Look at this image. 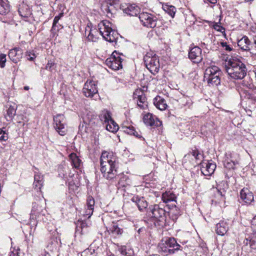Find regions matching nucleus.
I'll use <instances>...</instances> for the list:
<instances>
[{"mask_svg": "<svg viewBox=\"0 0 256 256\" xmlns=\"http://www.w3.org/2000/svg\"><path fill=\"white\" fill-rule=\"evenodd\" d=\"M250 240H249L248 238H246L244 240V246L242 247V250H247L246 248L248 246V245L250 244Z\"/></svg>", "mask_w": 256, "mask_h": 256, "instance_id": "3c124183", "label": "nucleus"}, {"mask_svg": "<svg viewBox=\"0 0 256 256\" xmlns=\"http://www.w3.org/2000/svg\"><path fill=\"white\" fill-rule=\"evenodd\" d=\"M100 170L108 180L116 178L117 176V163L116 158H112L106 152H102L100 159Z\"/></svg>", "mask_w": 256, "mask_h": 256, "instance_id": "f257e3e1", "label": "nucleus"}, {"mask_svg": "<svg viewBox=\"0 0 256 256\" xmlns=\"http://www.w3.org/2000/svg\"><path fill=\"white\" fill-rule=\"evenodd\" d=\"M80 232L81 234H86L88 232V227L84 222H80L78 223L76 228V232Z\"/></svg>", "mask_w": 256, "mask_h": 256, "instance_id": "7c9ffc66", "label": "nucleus"}, {"mask_svg": "<svg viewBox=\"0 0 256 256\" xmlns=\"http://www.w3.org/2000/svg\"><path fill=\"white\" fill-rule=\"evenodd\" d=\"M118 250L120 253L124 256H132L134 252L132 250L127 248L126 246H121L119 248Z\"/></svg>", "mask_w": 256, "mask_h": 256, "instance_id": "f704fd0d", "label": "nucleus"}, {"mask_svg": "<svg viewBox=\"0 0 256 256\" xmlns=\"http://www.w3.org/2000/svg\"><path fill=\"white\" fill-rule=\"evenodd\" d=\"M162 198L164 202L167 203L170 202H176V197L172 192L168 191L162 194Z\"/></svg>", "mask_w": 256, "mask_h": 256, "instance_id": "cd10ccee", "label": "nucleus"}, {"mask_svg": "<svg viewBox=\"0 0 256 256\" xmlns=\"http://www.w3.org/2000/svg\"><path fill=\"white\" fill-rule=\"evenodd\" d=\"M212 26L214 30H216L217 31H221V28L224 30V28L220 26L218 23L214 22V24L212 25Z\"/></svg>", "mask_w": 256, "mask_h": 256, "instance_id": "8fccbe9b", "label": "nucleus"}, {"mask_svg": "<svg viewBox=\"0 0 256 256\" xmlns=\"http://www.w3.org/2000/svg\"><path fill=\"white\" fill-rule=\"evenodd\" d=\"M110 230L112 234L116 235H120L123 232V229L120 228L118 224L115 222H112L110 228Z\"/></svg>", "mask_w": 256, "mask_h": 256, "instance_id": "2f4dec72", "label": "nucleus"}, {"mask_svg": "<svg viewBox=\"0 0 256 256\" xmlns=\"http://www.w3.org/2000/svg\"><path fill=\"white\" fill-rule=\"evenodd\" d=\"M98 32L96 28H92L89 26L86 28L85 35L89 41L96 42L98 40Z\"/></svg>", "mask_w": 256, "mask_h": 256, "instance_id": "4be33fe9", "label": "nucleus"}, {"mask_svg": "<svg viewBox=\"0 0 256 256\" xmlns=\"http://www.w3.org/2000/svg\"><path fill=\"white\" fill-rule=\"evenodd\" d=\"M245 2H252V1L253 0H244Z\"/></svg>", "mask_w": 256, "mask_h": 256, "instance_id": "0e129e2a", "label": "nucleus"}, {"mask_svg": "<svg viewBox=\"0 0 256 256\" xmlns=\"http://www.w3.org/2000/svg\"><path fill=\"white\" fill-rule=\"evenodd\" d=\"M46 210L42 206L36 202L32 203V210L30 214V219L41 220V216L45 214Z\"/></svg>", "mask_w": 256, "mask_h": 256, "instance_id": "4468645a", "label": "nucleus"}, {"mask_svg": "<svg viewBox=\"0 0 256 256\" xmlns=\"http://www.w3.org/2000/svg\"><path fill=\"white\" fill-rule=\"evenodd\" d=\"M40 256H50V255L48 252H44Z\"/></svg>", "mask_w": 256, "mask_h": 256, "instance_id": "bf43d9fd", "label": "nucleus"}, {"mask_svg": "<svg viewBox=\"0 0 256 256\" xmlns=\"http://www.w3.org/2000/svg\"><path fill=\"white\" fill-rule=\"evenodd\" d=\"M51 243H52L51 245H52V250L54 248L56 249L58 245V240H57V238H56V241H54V242H53V241H52Z\"/></svg>", "mask_w": 256, "mask_h": 256, "instance_id": "864d4df0", "label": "nucleus"}, {"mask_svg": "<svg viewBox=\"0 0 256 256\" xmlns=\"http://www.w3.org/2000/svg\"><path fill=\"white\" fill-rule=\"evenodd\" d=\"M226 70L230 76L234 80L243 79L248 71L246 65L238 59L230 60L226 66Z\"/></svg>", "mask_w": 256, "mask_h": 256, "instance_id": "f03ea898", "label": "nucleus"}, {"mask_svg": "<svg viewBox=\"0 0 256 256\" xmlns=\"http://www.w3.org/2000/svg\"><path fill=\"white\" fill-rule=\"evenodd\" d=\"M70 158L71 160L72 164L76 168L80 166L81 160L78 158L77 155L74 153H72L70 154Z\"/></svg>", "mask_w": 256, "mask_h": 256, "instance_id": "473e14b6", "label": "nucleus"}, {"mask_svg": "<svg viewBox=\"0 0 256 256\" xmlns=\"http://www.w3.org/2000/svg\"><path fill=\"white\" fill-rule=\"evenodd\" d=\"M43 176L38 173L34 176L33 186L37 190H40L43 186Z\"/></svg>", "mask_w": 256, "mask_h": 256, "instance_id": "bb28decb", "label": "nucleus"}, {"mask_svg": "<svg viewBox=\"0 0 256 256\" xmlns=\"http://www.w3.org/2000/svg\"><path fill=\"white\" fill-rule=\"evenodd\" d=\"M98 89L96 82L88 80L84 84L82 92L86 97H92L98 93Z\"/></svg>", "mask_w": 256, "mask_h": 256, "instance_id": "f8f14e48", "label": "nucleus"}, {"mask_svg": "<svg viewBox=\"0 0 256 256\" xmlns=\"http://www.w3.org/2000/svg\"><path fill=\"white\" fill-rule=\"evenodd\" d=\"M203 154L201 152L198 150V153H196V160H201V159L203 158Z\"/></svg>", "mask_w": 256, "mask_h": 256, "instance_id": "603ef678", "label": "nucleus"}, {"mask_svg": "<svg viewBox=\"0 0 256 256\" xmlns=\"http://www.w3.org/2000/svg\"><path fill=\"white\" fill-rule=\"evenodd\" d=\"M150 216L154 220L164 223L166 220V210L158 204L150 206Z\"/></svg>", "mask_w": 256, "mask_h": 256, "instance_id": "0eeeda50", "label": "nucleus"}, {"mask_svg": "<svg viewBox=\"0 0 256 256\" xmlns=\"http://www.w3.org/2000/svg\"><path fill=\"white\" fill-rule=\"evenodd\" d=\"M6 62V55L3 54H0V66L4 68L5 66Z\"/></svg>", "mask_w": 256, "mask_h": 256, "instance_id": "a18cd8bd", "label": "nucleus"}, {"mask_svg": "<svg viewBox=\"0 0 256 256\" xmlns=\"http://www.w3.org/2000/svg\"><path fill=\"white\" fill-rule=\"evenodd\" d=\"M221 45L223 48H224L225 50L227 51L230 52L232 50V48L226 42H222L221 43Z\"/></svg>", "mask_w": 256, "mask_h": 256, "instance_id": "09e8293b", "label": "nucleus"}, {"mask_svg": "<svg viewBox=\"0 0 256 256\" xmlns=\"http://www.w3.org/2000/svg\"><path fill=\"white\" fill-rule=\"evenodd\" d=\"M132 135L138 138H142L143 140H144V138H142L140 134H139L138 132H137L136 130L134 134H132Z\"/></svg>", "mask_w": 256, "mask_h": 256, "instance_id": "6e6d98bb", "label": "nucleus"}, {"mask_svg": "<svg viewBox=\"0 0 256 256\" xmlns=\"http://www.w3.org/2000/svg\"><path fill=\"white\" fill-rule=\"evenodd\" d=\"M112 23L107 20H103L98 24L100 34L107 41L112 42L116 41L118 33L112 28Z\"/></svg>", "mask_w": 256, "mask_h": 256, "instance_id": "20e7f679", "label": "nucleus"}, {"mask_svg": "<svg viewBox=\"0 0 256 256\" xmlns=\"http://www.w3.org/2000/svg\"><path fill=\"white\" fill-rule=\"evenodd\" d=\"M95 202L92 196H88L86 200V208L85 215L89 218L93 214Z\"/></svg>", "mask_w": 256, "mask_h": 256, "instance_id": "5701e85b", "label": "nucleus"}, {"mask_svg": "<svg viewBox=\"0 0 256 256\" xmlns=\"http://www.w3.org/2000/svg\"><path fill=\"white\" fill-rule=\"evenodd\" d=\"M131 200L138 206L140 211H143L148 206V203L144 197L134 196Z\"/></svg>", "mask_w": 256, "mask_h": 256, "instance_id": "412c9836", "label": "nucleus"}, {"mask_svg": "<svg viewBox=\"0 0 256 256\" xmlns=\"http://www.w3.org/2000/svg\"><path fill=\"white\" fill-rule=\"evenodd\" d=\"M23 50L20 48H14L9 51L8 56L15 64L20 61L22 58Z\"/></svg>", "mask_w": 256, "mask_h": 256, "instance_id": "a211bd4d", "label": "nucleus"}, {"mask_svg": "<svg viewBox=\"0 0 256 256\" xmlns=\"http://www.w3.org/2000/svg\"><path fill=\"white\" fill-rule=\"evenodd\" d=\"M6 110V116H8L10 120H12L16 113V108L14 106H8Z\"/></svg>", "mask_w": 256, "mask_h": 256, "instance_id": "e433bc0d", "label": "nucleus"}, {"mask_svg": "<svg viewBox=\"0 0 256 256\" xmlns=\"http://www.w3.org/2000/svg\"><path fill=\"white\" fill-rule=\"evenodd\" d=\"M240 200L247 204H250L254 200L253 194L247 188L240 190Z\"/></svg>", "mask_w": 256, "mask_h": 256, "instance_id": "6ab92c4d", "label": "nucleus"}, {"mask_svg": "<svg viewBox=\"0 0 256 256\" xmlns=\"http://www.w3.org/2000/svg\"><path fill=\"white\" fill-rule=\"evenodd\" d=\"M143 121L146 126H148L158 127L162 125V122L150 113H148L144 116Z\"/></svg>", "mask_w": 256, "mask_h": 256, "instance_id": "f3484780", "label": "nucleus"}, {"mask_svg": "<svg viewBox=\"0 0 256 256\" xmlns=\"http://www.w3.org/2000/svg\"><path fill=\"white\" fill-rule=\"evenodd\" d=\"M119 127L114 122L113 120V122H108L106 124V129L112 132H115L118 131V130Z\"/></svg>", "mask_w": 256, "mask_h": 256, "instance_id": "c9c22d12", "label": "nucleus"}, {"mask_svg": "<svg viewBox=\"0 0 256 256\" xmlns=\"http://www.w3.org/2000/svg\"><path fill=\"white\" fill-rule=\"evenodd\" d=\"M221 70L216 66H211L206 68L204 72V78L208 84L210 86H217L220 83Z\"/></svg>", "mask_w": 256, "mask_h": 256, "instance_id": "39448f33", "label": "nucleus"}, {"mask_svg": "<svg viewBox=\"0 0 256 256\" xmlns=\"http://www.w3.org/2000/svg\"><path fill=\"white\" fill-rule=\"evenodd\" d=\"M122 60L120 54L114 51L110 57L106 58L105 63L112 70H118L122 68Z\"/></svg>", "mask_w": 256, "mask_h": 256, "instance_id": "6e6552de", "label": "nucleus"}, {"mask_svg": "<svg viewBox=\"0 0 256 256\" xmlns=\"http://www.w3.org/2000/svg\"><path fill=\"white\" fill-rule=\"evenodd\" d=\"M228 230V224L224 221H220L216 224V230L219 235L224 236L226 232Z\"/></svg>", "mask_w": 256, "mask_h": 256, "instance_id": "a878e982", "label": "nucleus"}, {"mask_svg": "<svg viewBox=\"0 0 256 256\" xmlns=\"http://www.w3.org/2000/svg\"><path fill=\"white\" fill-rule=\"evenodd\" d=\"M26 56L27 57L28 60L32 61L36 58V56L33 51L26 52Z\"/></svg>", "mask_w": 256, "mask_h": 256, "instance_id": "37998d69", "label": "nucleus"}, {"mask_svg": "<svg viewBox=\"0 0 256 256\" xmlns=\"http://www.w3.org/2000/svg\"><path fill=\"white\" fill-rule=\"evenodd\" d=\"M119 1L120 0H108V2L104 8V10L106 12V14L108 16H110L109 15L112 16V10L110 8L108 4L110 6H114V7H116V6H118Z\"/></svg>", "mask_w": 256, "mask_h": 256, "instance_id": "c756f323", "label": "nucleus"}, {"mask_svg": "<svg viewBox=\"0 0 256 256\" xmlns=\"http://www.w3.org/2000/svg\"><path fill=\"white\" fill-rule=\"evenodd\" d=\"M99 118L102 122L106 124L110 122H113V120L112 118L110 112L106 110H102L99 115Z\"/></svg>", "mask_w": 256, "mask_h": 256, "instance_id": "393cba45", "label": "nucleus"}, {"mask_svg": "<svg viewBox=\"0 0 256 256\" xmlns=\"http://www.w3.org/2000/svg\"><path fill=\"white\" fill-rule=\"evenodd\" d=\"M182 246L172 237L162 240L158 246V252L164 256L182 252Z\"/></svg>", "mask_w": 256, "mask_h": 256, "instance_id": "7ed1b4c3", "label": "nucleus"}, {"mask_svg": "<svg viewBox=\"0 0 256 256\" xmlns=\"http://www.w3.org/2000/svg\"><path fill=\"white\" fill-rule=\"evenodd\" d=\"M28 86H26L24 87V89L26 90H28Z\"/></svg>", "mask_w": 256, "mask_h": 256, "instance_id": "e2e57ef3", "label": "nucleus"}, {"mask_svg": "<svg viewBox=\"0 0 256 256\" xmlns=\"http://www.w3.org/2000/svg\"><path fill=\"white\" fill-rule=\"evenodd\" d=\"M139 18L142 25L150 28H154L156 26L157 18L154 15L147 12L139 14Z\"/></svg>", "mask_w": 256, "mask_h": 256, "instance_id": "9d476101", "label": "nucleus"}, {"mask_svg": "<svg viewBox=\"0 0 256 256\" xmlns=\"http://www.w3.org/2000/svg\"><path fill=\"white\" fill-rule=\"evenodd\" d=\"M198 150H197V149L193 150H192V151L191 152V154H192V156H194L195 158H196V153H198Z\"/></svg>", "mask_w": 256, "mask_h": 256, "instance_id": "4d7b16f0", "label": "nucleus"}, {"mask_svg": "<svg viewBox=\"0 0 256 256\" xmlns=\"http://www.w3.org/2000/svg\"><path fill=\"white\" fill-rule=\"evenodd\" d=\"M189 58L194 63L198 64L202 60V50L198 46H194L188 52Z\"/></svg>", "mask_w": 256, "mask_h": 256, "instance_id": "ddd939ff", "label": "nucleus"}, {"mask_svg": "<svg viewBox=\"0 0 256 256\" xmlns=\"http://www.w3.org/2000/svg\"><path fill=\"white\" fill-rule=\"evenodd\" d=\"M144 60L146 68L152 74H155L158 72L160 68L159 59L156 54H146L144 58Z\"/></svg>", "mask_w": 256, "mask_h": 256, "instance_id": "423d86ee", "label": "nucleus"}, {"mask_svg": "<svg viewBox=\"0 0 256 256\" xmlns=\"http://www.w3.org/2000/svg\"><path fill=\"white\" fill-rule=\"evenodd\" d=\"M238 46L242 50L244 51L254 50V47H253V38L252 40H250L248 36H244L238 40Z\"/></svg>", "mask_w": 256, "mask_h": 256, "instance_id": "2eb2a0df", "label": "nucleus"}, {"mask_svg": "<svg viewBox=\"0 0 256 256\" xmlns=\"http://www.w3.org/2000/svg\"><path fill=\"white\" fill-rule=\"evenodd\" d=\"M236 162L234 161L229 160H226L225 161L224 165L226 167L228 168H234V166H236Z\"/></svg>", "mask_w": 256, "mask_h": 256, "instance_id": "c03bdc74", "label": "nucleus"}, {"mask_svg": "<svg viewBox=\"0 0 256 256\" xmlns=\"http://www.w3.org/2000/svg\"><path fill=\"white\" fill-rule=\"evenodd\" d=\"M4 129V128H0V140L6 141L8 138V134Z\"/></svg>", "mask_w": 256, "mask_h": 256, "instance_id": "79ce46f5", "label": "nucleus"}, {"mask_svg": "<svg viewBox=\"0 0 256 256\" xmlns=\"http://www.w3.org/2000/svg\"><path fill=\"white\" fill-rule=\"evenodd\" d=\"M10 11V6L8 0H0V14L4 15Z\"/></svg>", "mask_w": 256, "mask_h": 256, "instance_id": "c85d7f7f", "label": "nucleus"}, {"mask_svg": "<svg viewBox=\"0 0 256 256\" xmlns=\"http://www.w3.org/2000/svg\"><path fill=\"white\" fill-rule=\"evenodd\" d=\"M134 99L137 102L138 106L142 109L145 110L148 108V102L144 92L140 89L136 90L134 92Z\"/></svg>", "mask_w": 256, "mask_h": 256, "instance_id": "9b49d317", "label": "nucleus"}, {"mask_svg": "<svg viewBox=\"0 0 256 256\" xmlns=\"http://www.w3.org/2000/svg\"><path fill=\"white\" fill-rule=\"evenodd\" d=\"M56 68V64L52 60H48L46 66V69L50 72H52Z\"/></svg>", "mask_w": 256, "mask_h": 256, "instance_id": "a19ab883", "label": "nucleus"}, {"mask_svg": "<svg viewBox=\"0 0 256 256\" xmlns=\"http://www.w3.org/2000/svg\"><path fill=\"white\" fill-rule=\"evenodd\" d=\"M254 238V237L253 236V237L250 239V243L249 244V246L251 249L256 250V240L253 239Z\"/></svg>", "mask_w": 256, "mask_h": 256, "instance_id": "de8ad7c7", "label": "nucleus"}, {"mask_svg": "<svg viewBox=\"0 0 256 256\" xmlns=\"http://www.w3.org/2000/svg\"><path fill=\"white\" fill-rule=\"evenodd\" d=\"M216 168V164L212 162H203L200 168L202 173L205 176H210Z\"/></svg>", "mask_w": 256, "mask_h": 256, "instance_id": "aec40b11", "label": "nucleus"}, {"mask_svg": "<svg viewBox=\"0 0 256 256\" xmlns=\"http://www.w3.org/2000/svg\"><path fill=\"white\" fill-rule=\"evenodd\" d=\"M170 218L174 220H176L178 216L180 215V210L174 205V206H172V208H170V211L168 212Z\"/></svg>", "mask_w": 256, "mask_h": 256, "instance_id": "72a5a7b5", "label": "nucleus"}, {"mask_svg": "<svg viewBox=\"0 0 256 256\" xmlns=\"http://www.w3.org/2000/svg\"><path fill=\"white\" fill-rule=\"evenodd\" d=\"M218 192L222 196H224V194H222V192L220 190H218Z\"/></svg>", "mask_w": 256, "mask_h": 256, "instance_id": "680f3d73", "label": "nucleus"}, {"mask_svg": "<svg viewBox=\"0 0 256 256\" xmlns=\"http://www.w3.org/2000/svg\"><path fill=\"white\" fill-rule=\"evenodd\" d=\"M253 47L254 50H256V34L253 36Z\"/></svg>", "mask_w": 256, "mask_h": 256, "instance_id": "5fc2aeb1", "label": "nucleus"}, {"mask_svg": "<svg viewBox=\"0 0 256 256\" xmlns=\"http://www.w3.org/2000/svg\"><path fill=\"white\" fill-rule=\"evenodd\" d=\"M122 130L124 132L130 135H132V134H134L135 132V129L132 126H122Z\"/></svg>", "mask_w": 256, "mask_h": 256, "instance_id": "4c0bfd02", "label": "nucleus"}, {"mask_svg": "<svg viewBox=\"0 0 256 256\" xmlns=\"http://www.w3.org/2000/svg\"><path fill=\"white\" fill-rule=\"evenodd\" d=\"M18 12H19L20 15L22 17H24V18H28V15H26V14H22L20 10H18Z\"/></svg>", "mask_w": 256, "mask_h": 256, "instance_id": "13d9d810", "label": "nucleus"}, {"mask_svg": "<svg viewBox=\"0 0 256 256\" xmlns=\"http://www.w3.org/2000/svg\"><path fill=\"white\" fill-rule=\"evenodd\" d=\"M176 12V8L174 6H170L168 10V13L172 17H174Z\"/></svg>", "mask_w": 256, "mask_h": 256, "instance_id": "49530a36", "label": "nucleus"}, {"mask_svg": "<svg viewBox=\"0 0 256 256\" xmlns=\"http://www.w3.org/2000/svg\"><path fill=\"white\" fill-rule=\"evenodd\" d=\"M54 128L60 136H64L66 134L67 129L66 127L65 118L64 114H58L54 117Z\"/></svg>", "mask_w": 256, "mask_h": 256, "instance_id": "1a4fd4ad", "label": "nucleus"}, {"mask_svg": "<svg viewBox=\"0 0 256 256\" xmlns=\"http://www.w3.org/2000/svg\"><path fill=\"white\" fill-rule=\"evenodd\" d=\"M154 104L156 108L161 110H166L168 106L165 100L160 96H156L154 99Z\"/></svg>", "mask_w": 256, "mask_h": 256, "instance_id": "b1692460", "label": "nucleus"}, {"mask_svg": "<svg viewBox=\"0 0 256 256\" xmlns=\"http://www.w3.org/2000/svg\"><path fill=\"white\" fill-rule=\"evenodd\" d=\"M206 22H209V21H208V20H206Z\"/></svg>", "mask_w": 256, "mask_h": 256, "instance_id": "69168bd1", "label": "nucleus"}, {"mask_svg": "<svg viewBox=\"0 0 256 256\" xmlns=\"http://www.w3.org/2000/svg\"><path fill=\"white\" fill-rule=\"evenodd\" d=\"M145 230L144 228H140L138 229V232L140 234L141 232H142L143 231H144Z\"/></svg>", "mask_w": 256, "mask_h": 256, "instance_id": "052dcab7", "label": "nucleus"}, {"mask_svg": "<svg viewBox=\"0 0 256 256\" xmlns=\"http://www.w3.org/2000/svg\"><path fill=\"white\" fill-rule=\"evenodd\" d=\"M251 228L252 231V236L256 238V216L252 220Z\"/></svg>", "mask_w": 256, "mask_h": 256, "instance_id": "ea45409f", "label": "nucleus"}, {"mask_svg": "<svg viewBox=\"0 0 256 256\" xmlns=\"http://www.w3.org/2000/svg\"><path fill=\"white\" fill-rule=\"evenodd\" d=\"M120 8L124 12L130 16H136L140 12V8L135 4H124L120 6Z\"/></svg>", "mask_w": 256, "mask_h": 256, "instance_id": "dca6fc26", "label": "nucleus"}, {"mask_svg": "<svg viewBox=\"0 0 256 256\" xmlns=\"http://www.w3.org/2000/svg\"><path fill=\"white\" fill-rule=\"evenodd\" d=\"M63 16L62 14H60L58 16H56L53 20L52 26L51 30L54 31L56 30V28L57 27L56 24H58L59 20L60 18Z\"/></svg>", "mask_w": 256, "mask_h": 256, "instance_id": "58836bf2", "label": "nucleus"}]
</instances>
